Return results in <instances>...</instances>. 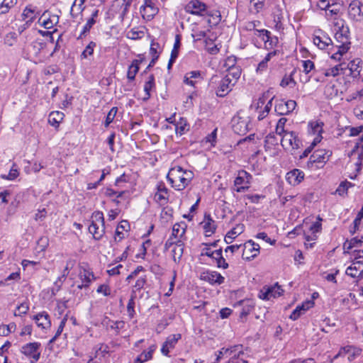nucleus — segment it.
I'll list each match as a JSON object with an SVG mask.
<instances>
[{
    "mask_svg": "<svg viewBox=\"0 0 363 363\" xmlns=\"http://www.w3.org/2000/svg\"><path fill=\"white\" fill-rule=\"evenodd\" d=\"M333 30L336 41L337 50L332 55L331 58L340 60L341 57L346 53L350 48V33L348 26L341 18H335Z\"/></svg>",
    "mask_w": 363,
    "mask_h": 363,
    "instance_id": "1",
    "label": "nucleus"
},
{
    "mask_svg": "<svg viewBox=\"0 0 363 363\" xmlns=\"http://www.w3.org/2000/svg\"><path fill=\"white\" fill-rule=\"evenodd\" d=\"M194 177V173L189 170H185L180 166L172 167L169 171L167 178L172 186L177 191L184 189Z\"/></svg>",
    "mask_w": 363,
    "mask_h": 363,
    "instance_id": "2",
    "label": "nucleus"
},
{
    "mask_svg": "<svg viewBox=\"0 0 363 363\" xmlns=\"http://www.w3.org/2000/svg\"><path fill=\"white\" fill-rule=\"evenodd\" d=\"M234 133L240 135H245L252 128L251 118L244 111H240L231 121Z\"/></svg>",
    "mask_w": 363,
    "mask_h": 363,
    "instance_id": "3",
    "label": "nucleus"
},
{
    "mask_svg": "<svg viewBox=\"0 0 363 363\" xmlns=\"http://www.w3.org/2000/svg\"><path fill=\"white\" fill-rule=\"evenodd\" d=\"M235 85V82H231L228 78L222 77L216 75L211 77L210 80V86L215 91L216 94L218 97H225L232 90Z\"/></svg>",
    "mask_w": 363,
    "mask_h": 363,
    "instance_id": "4",
    "label": "nucleus"
},
{
    "mask_svg": "<svg viewBox=\"0 0 363 363\" xmlns=\"http://www.w3.org/2000/svg\"><path fill=\"white\" fill-rule=\"evenodd\" d=\"M89 231L93 235L95 240H100L104 233V217L101 211H95L91 216V223L89 226Z\"/></svg>",
    "mask_w": 363,
    "mask_h": 363,
    "instance_id": "5",
    "label": "nucleus"
},
{
    "mask_svg": "<svg viewBox=\"0 0 363 363\" xmlns=\"http://www.w3.org/2000/svg\"><path fill=\"white\" fill-rule=\"evenodd\" d=\"M20 352L30 359V363H36L40 358L41 343L38 342L26 343L21 347Z\"/></svg>",
    "mask_w": 363,
    "mask_h": 363,
    "instance_id": "6",
    "label": "nucleus"
},
{
    "mask_svg": "<svg viewBox=\"0 0 363 363\" xmlns=\"http://www.w3.org/2000/svg\"><path fill=\"white\" fill-rule=\"evenodd\" d=\"M280 140L281 146L286 150H297L301 145V141L296 132H286L283 134Z\"/></svg>",
    "mask_w": 363,
    "mask_h": 363,
    "instance_id": "7",
    "label": "nucleus"
},
{
    "mask_svg": "<svg viewBox=\"0 0 363 363\" xmlns=\"http://www.w3.org/2000/svg\"><path fill=\"white\" fill-rule=\"evenodd\" d=\"M208 6L200 0H191L185 6L186 13L194 16L205 17L207 13Z\"/></svg>",
    "mask_w": 363,
    "mask_h": 363,
    "instance_id": "8",
    "label": "nucleus"
},
{
    "mask_svg": "<svg viewBox=\"0 0 363 363\" xmlns=\"http://www.w3.org/2000/svg\"><path fill=\"white\" fill-rule=\"evenodd\" d=\"M252 179V175L245 170L238 172V176L234 181V185L236 187L235 190L238 192H243L247 190L250 187V184Z\"/></svg>",
    "mask_w": 363,
    "mask_h": 363,
    "instance_id": "9",
    "label": "nucleus"
},
{
    "mask_svg": "<svg viewBox=\"0 0 363 363\" xmlns=\"http://www.w3.org/2000/svg\"><path fill=\"white\" fill-rule=\"evenodd\" d=\"M259 245L252 240L247 241L243 245L242 257L243 259L251 260L256 257L259 253Z\"/></svg>",
    "mask_w": 363,
    "mask_h": 363,
    "instance_id": "10",
    "label": "nucleus"
},
{
    "mask_svg": "<svg viewBox=\"0 0 363 363\" xmlns=\"http://www.w3.org/2000/svg\"><path fill=\"white\" fill-rule=\"evenodd\" d=\"M332 152L330 150L325 149H320L315 150L310 157L308 164H320L323 167L325 163L329 160Z\"/></svg>",
    "mask_w": 363,
    "mask_h": 363,
    "instance_id": "11",
    "label": "nucleus"
},
{
    "mask_svg": "<svg viewBox=\"0 0 363 363\" xmlns=\"http://www.w3.org/2000/svg\"><path fill=\"white\" fill-rule=\"evenodd\" d=\"M279 140L274 133H269L266 136L264 149L270 156L277 155Z\"/></svg>",
    "mask_w": 363,
    "mask_h": 363,
    "instance_id": "12",
    "label": "nucleus"
},
{
    "mask_svg": "<svg viewBox=\"0 0 363 363\" xmlns=\"http://www.w3.org/2000/svg\"><path fill=\"white\" fill-rule=\"evenodd\" d=\"M348 14L351 19L362 21L363 20V4L358 0L352 1L348 7Z\"/></svg>",
    "mask_w": 363,
    "mask_h": 363,
    "instance_id": "13",
    "label": "nucleus"
},
{
    "mask_svg": "<svg viewBox=\"0 0 363 363\" xmlns=\"http://www.w3.org/2000/svg\"><path fill=\"white\" fill-rule=\"evenodd\" d=\"M296 106V102L294 100L279 101L274 106V111L277 114L284 116L291 113Z\"/></svg>",
    "mask_w": 363,
    "mask_h": 363,
    "instance_id": "14",
    "label": "nucleus"
},
{
    "mask_svg": "<svg viewBox=\"0 0 363 363\" xmlns=\"http://www.w3.org/2000/svg\"><path fill=\"white\" fill-rule=\"evenodd\" d=\"M283 293V290L281 289L278 284H274L270 287H264L260 291L259 297L264 300H270L272 298H276L280 296Z\"/></svg>",
    "mask_w": 363,
    "mask_h": 363,
    "instance_id": "15",
    "label": "nucleus"
},
{
    "mask_svg": "<svg viewBox=\"0 0 363 363\" xmlns=\"http://www.w3.org/2000/svg\"><path fill=\"white\" fill-rule=\"evenodd\" d=\"M362 353V350L360 348L354 347L352 346H346L342 347L338 353L334 357V359H337L339 357H345L347 356V359L349 362H352L357 357H359Z\"/></svg>",
    "mask_w": 363,
    "mask_h": 363,
    "instance_id": "16",
    "label": "nucleus"
},
{
    "mask_svg": "<svg viewBox=\"0 0 363 363\" xmlns=\"http://www.w3.org/2000/svg\"><path fill=\"white\" fill-rule=\"evenodd\" d=\"M201 279L208 282L211 284H221L224 282L225 278L220 273L214 271H206L201 274Z\"/></svg>",
    "mask_w": 363,
    "mask_h": 363,
    "instance_id": "17",
    "label": "nucleus"
},
{
    "mask_svg": "<svg viewBox=\"0 0 363 363\" xmlns=\"http://www.w3.org/2000/svg\"><path fill=\"white\" fill-rule=\"evenodd\" d=\"M155 1L156 0H145L144 5L140 8L144 18L150 20L157 13L158 8L155 5Z\"/></svg>",
    "mask_w": 363,
    "mask_h": 363,
    "instance_id": "18",
    "label": "nucleus"
},
{
    "mask_svg": "<svg viewBox=\"0 0 363 363\" xmlns=\"http://www.w3.org/2000/svg\"><path fill=\"white\" fill-rule=\"evenodd\" d=\"M79 279L82 281V284L78 285L79 289L88 288L92 281L96 279V277L89 269L82 267L79 271Z\"/></svg>",
    "mask_w": 363,
    "mask_h": 363,
    "instance_id": "19",
    "label": "nucleus"
},
{
    "mask_svg": "<svg viewBox=\"0 0 363 363\" xmlns=\"http://www.w3.org/2000/svg\"><path fill=\"white\" fill-rule=\"evenodd\" d=\"M32 319L35 320L37 326L41 329H48L51 326V321L50 315L45 311L39 313L38 314L33 315Z\"/></svg>",
    "mask_w": 363,
    "mask_h": 363,
    "instance_id": "20",
    "label": "nucleus"
},
{
    "mask_svg": "<svg viewBox=\"0 0 363 363\" xmlns=\"http://www.w3.org/2000/svg\"><path fill=\"white\" fill-rule=\"evenodd\" d=\"M304 178V173L300 169H294L286 175V181L292 186L299 184Z\"/></svg>",
    "mask_w": 363,
    "mask_h": 363,
    "instance_id": "21",
    "label": "nucleus"
},
{
    "mask_svg": "<svg viewBox=\"0 0 363 363\" xmlns=\"http://www.w3.org/2000/svg\"><path fill=\"white\" fill-rule=\"evenodd\" d=\"M318 221H316L311 225L309 227V231L308 233H304L305 239L306 241H314L317 239V233H320L322 230V224L320 221L322 219L318 216Z\"/></svg>",
    "mask_w": 363,
    "mask_h": 363,
    "instance_id": "22",
    "label": "nucleus"
},
{
    "mask_svg": "<svg viewBox=\"0 0 363 363\" xmlns=\"http://www.w3.org/2000/svg\"><path fill=\"white\" fill-rule=\"evenodd\" d=\"M181 338L180 334H174L169 336L162 345L161 352L164 355L167 356L170 350L173 349L178 340Z\"/></svg>",
    "mask_w": 363,
    "mask_h": 363,
    "instance_id": "23",
    "label": "nucleus"
},
{
    "mask_svg": "<svg viewBox=\"0 0 363 363\" xmlns=\"http://www.w3.org/2000/svg\"><path fill=\"white\" fill-rule=\"evenodd\" d=\"M313 306L314 302L313 301H306L303 302L301 305L296 306V308L293 311V312L290 315L289 318L293 320H296L309 308H312Z\"/></svg>",
    "mask_w": 363,
    "mask_h": 363,
    "instance_id": "24",
    "label": "nucleus"
},
{
    "mask_svg": "<svg viewBox=\"0 0 363 363\" xmlns=\"http://www.w3.org/2000/svg\"><path fill=\"white\" fill-rule=\"evenodd\" d=\"M155 201L160 205H164L168 201V189L163 183L157 186V191L154 196Z\"/></svg>",
    "mask_w": 363,
    "mask_h": 363,
    "instance_id": "25",
    "label": "nucleus"
},
{
    "mask_svg": "<svg viewBox=\"0 0 363 363\" xmlns=\"http://www.w3.org/2000/svg\"><path fill=\"white\" fill-rule=\"evenodd\" d=\"M346 274L353 278L363 277V262H354L351 266L347 268Z\"/></svg>",
    "mask_w": 363,
    "mask_h": 363,
    "instance_id": "26",
    "label": "nucleus"
},
{
    "mask_svg": "<svg viewBox=\"0 0 363 363\" xmlns=\"http://www.w3.org/2000/svg\"><path fill=\"white\" fill-rule=\"evenodd\" d=\"M201 225H202L206 236H211L216 231V222L209 214L204 216L203 220L201 223Z\"/></svg>",
    "mask_w": 363,
    "mask_h": 363,
    "instance_id": "27",
    "label": "nucleus"
},
{
    "mask_svg": "<svg viewBox=\"0 0 363 363\" xmlns=\"http://www.w3.org/2000/svg\"><path fill=\"white\" fill-rule=\"evenodd\" d=\"M139 59L133 60L131 65L128 67L127 77L128 80L133 81L135 78V75L139 71V65L144 60V57L141 55H138Z\"/></svg>",
    "mask_w": 363,
    "mask_h": 363,
    "instance_id": "28",
    "label": "nucleus"
},
{
    "mask_svg": "<svg viewBox=\"0 0 363 363\" xmlns=\"http://www.w3.org/2000/svg\"><path fill=\"white\" fill-rule=\"evenodd\" d=\"M313 43L320 49H325L332 45V40L327 34L321 33L320 35L313 37Z\"/></svg>",
    "mask_w": 363,
    "mask_h": 363,
    "instance_id": "29",
    "label": "nucleus"
},
{
    "mask_svg": "<svg viewBox=\"0 0 363 363\" xmlns=\"http://www.w3.org/2000/svg\"><path fill=\"white\" fill-rule=\"evenodd\" d=\"M184 253V242L179 240L175 242L172 250V259L175 263H179Z\"/></svg>",
    "mask_w": 363,
    "mask_h": 363,
    "instance_id": "30",
    "label": "nucleus"
},
{
    "mask_svg": "<svg viewBox=\"0 0 363 363\" xmlns=\"http://www.w3.org/2000/svg\"><path fill=\"white\" fill-rule=\"evenodd\" d=\"M59 18L56 15H52L50 17H46V12H45L39 19V22L46 29L52 28L55 25L58 23Z\"/></svg>",
    "mask_w": 363,
    "mask_h": 363,
    "instance_id": "31",
    "label": "nucleus"
},
{
    "mask_svg": "<svg viewBox=\"0 0 363 363\" xmlns=\"http://www.w3.org/2000/svg\"><path fill=\"white\" fill-rule=\"evenodd\" d=\"M202 79L200 71H191L186 74L184 82L194 86L197 82Z\"/></svg>",
    "mask_w": 363,
    "mask_h": 363,
    "instance_id": "32",
    "label": "nucleus"
},
{
    "mask_svg": "<svg viewBox=\"0 0 363 363\" xmlns=\"http://www.w3.org/2000/svg\"><path fill=\"white\" fill-rule=\"evenodd\" d=\"M208 23L211 27L217 26L221 21L220 12L218 10L207 9Z\"/></svg>",
    "mask_w": 363,
    "mask_h": 363,
    "instance_id": "33",
    "label": "nucleus"
},
{
    "mask_svg": "<svg viewBox=\"0 0 363 363\" xmlns=\"http://www.w3.org/2000/svg\"><path fill=\"white\" fill-rule=\"evenodd\" d=\"M35 18V11L31 6H26L22 13V20L26 22L27 27H29Z\"/></svg>",
    "mask_w": 363,
    "mask_h": 363,
    "instance_id": "34",
    "label": "nucleus"
},
{
    "mask_svg": "<svg viewBox=\"0 0 363 363\" xmlns=\"http://www.w3.org/2000/svg\"><path fill=\"white\" fill-rule=\"evenodd\" d=\"M277 54V50H273L268 52L264 58L258 64L256 69L257 72L262 73L266 71L268 67V62L272 60L273 57L276 56Z\"/></svg>",
    "mask_w": 363,
    "mask_h": 363,
    "instance_id": "35",
    "label": "nucleus"
},
{
    "mask_svg": "<svg viewBox=\"0 0 363 363\" xmlns=\"http://www.w3.org/2000/svg\"><path fill=\"white\" fill-rule=\"evenodd\" d=\"M346 69V64L340 63L337 65H335L333 67L328 69L325 71L324 75L325 77H336L339 75L340 73H344V71Z\"/></svg>",
    "mask_w": 363,
    "mask_h": 363,
    "instance_id": "36",
    "label": "nucleus"
},
{
    "mask_svg": "<svg viewBox=\"0 0 363 363\" xmlns=\"http://www.w3.org/2000/svg\"><path fill=\"white\" fill-rule=\"evenodd\" d=\"M64 113L60 111L51 112L48 117L49 123L55 128L58 127L60 123L62 121Z\"/></svg>",
    "mask_w": 363,
    "mask_h": 363,
    "instance_id": "37",
    "label": "nucleus"
},
{
    "mask_svg": "<svg viewBox=\"0 0 363 363\" xmlns=\"http://www.w3.org/2000/svg\"><path fill=\"white\" fill-rule=\"evenodd\" d=\"M295 72L296 69H294L290 74H285L283 77L279 85L283 88L286 86H289L291 88L294 87L296 85V82L294 79V74Z\"/></svg>",
    "mask_w": 363,
    "mask_h": 363,
    "instance_id": "38",
    "label": "nucleus"
},
{
    "mask_svg": "<svg viewBox=\"0 0 363 363\" xmlns=\"http://www.w3.org/2000/svg\"><path fill=\"white\" fill-rule=\"evenodd\" d=\"M129 228L128 222L127 220H122L116 228L115 239L116 240V238H118L119 241L123 239L125 237L123 231L127 232Z\"/></svg>",
    "mask_w": 363,
    "mask_h": 363,
    "instance_id": "39",
    "label": "nucleus"
},
{
    "mask_svg": "<svg viewBox=\"0 0 363 363\" xmlns=\"http://www.w3.org/2000/svg\"><path fill=\"white\" fill-rule=\"evenodd\" d=\"M155 77L153 74H150L148 77L147 80L144 85V91L145 92V96L144 97V100H147L150 98V91L155 88Z\"/></svg>",
    "mask_w": 363,
    "mask_h": 363,
    "instance_id": "40",
    "label": "nucleus"
},
{
    "mask_svg": "<svg viewBox=\"0 0 363 363\" xmlns=\"http://www.w3.org/2000/svg\"><path fill=\"white\" fill-rule=\"evenodd\" d=\"M186 232L184 224L175 223L172 228V237L182 239Z\"/></svg>",
    "mask_w": 363,
    "mask_h": 363,
    "instance_id": "41",
    "label": "nucleus"
},
{
    "mask_svg": "<svg viewBox=\"0 0 363 363\" xmlns=\"http://www.w3.org/2000/svg\"><path fill=\"white\" fill-rule=\"evenodd\" d=\"M241 74V69L239 67H231L228 69V73L225 76V78H228L231 82L236 83L237 80L240 78Z\"/></svg>",
    "mask_w": 363,
    "mask_h": 363,
    "instance_id": "42",
    "label": "nucleus"
},
{
    "mask_svg": "<svg viewBox=\"0 0 363 363\" xmlns=\"http://www.w3.org/2000/svg\"><path fill=\"white\" fill-rule=\"evenodd\" d=\"M310 132L313 135H321L323 132V123L320 121H311L309 123Z\"/></svg>",
    "mask_w": 363,
    "mask_h": 363,
    "instance_id": "43",
    "label": "nucleus"
},
{
    "mask_svg": "<svg viewBox=\"0 0 363 363\" xmlns=\"http://www.w3.org/2000/svg\"><path fill=\"white\" fill-rule=\"evenodd\" d=\"M46 46L45 43L40 41H34L30 45V52L33 53L35 56H38L41 52Z\"/></svg>",
    "mask_w": 363,
    "mask_h": 363,
    "instance_id": "44",
    "label": "nucleus"
},
{
    "mask_svg": "<svg viewBox=\"0 0 363 363\" xmlns=\"http://www.w3.org/2000/svg\"><path fill=\"white\" fill-rule=\"evenodd\" d=\"M17 3V0H4L0 4V14H5L9 12L11 8Z\"/></svg>",
    "mask_w": 363,
    "mask_h": 363,
    "instance_id": "45",
    "label": "nucleus"
},
{
    "mask_svg": "<svg viewBox=\"0 0 363 363\" xmlns=\"http://www.w3.org/2000/svg\"><path fill=\"white\" fill-rule=\"evenodd\" d=\"M361 63V60L359 58L354 59L350 62L347 65H346V69L348 68L350 69V74H353L355 72L357 74H359V64Z\"/></svg>",
    "mask_w": 363,
    "mask_h": 363,
    "instance_id": "46",
    "label": "nucleus"
},
{
    "mask_svg": "<svg viewBox=\"0 0 363 363\" xmlns=\"http://www.w3.org/2000/svg\"><path fill=\"white\" fill-rule=\"evenodd\" d=\"M324 94L328 98H333L337 96L338 91L335 84H328L325 87Z\"/></svg>",
    "mask_w": 363,
    "mask_h": 363,
    "instance_id": "47",
    "label": "nucleus"
},
{
    "mask_svg": "<svg viewBox=\"0 0 363 363\" xmlns=\"http://www.w3.org/2000/svg\"><path fill=\"white\" fill-rule=\"evenodd\" d=\"M363 238H354L351 239L350 240H347L344 243V249L345 250H350L352 249L353 247L357 246L358 245H360L362 242Z\"/></svg>",
    "mask_w": 363,
    "mask_h": 363,
    "instance_id": "48",
    "label": "nucleus"
},
{
    "mask_svg": "<svg viewBox=\"0 0 363 363\" xmlns=\"http://www.w3.org/2000/svg\"><path fill=\"white\" fill-rule=\"evenodd\" d=\"M250 4L252 6L251 12L257 13L264 8V0H250Z\"/></svg>",
    "mask_w": 363,
    "mask_h": 363,
    "instance_id": "49",
    "label": "nucleus"
},
{
    "mask_svg": "<svg viewBox=\"0 0 363 363\" xmlns=\"http://www.w3.org/2000/svg\"><path fill=\"white\" fill-rule=\"evenodd\" d=\"M67 320V315H66L62 319L55 336L52 339L50 340L49 343H48L49 345L52 344L56 340V339L61 335L62 332L63 331V329L65 328Z\"/></svg>",
    "mask_w": 363,
    "mask_h": 363,
    "instance_id": "50",
    "label": "nucleus"
},
{
    "mask_svg": "<svg viewBox=\"0 0 363 363\" xmlns=\"http://www.w3.org/2000/svg\"><path fill=\"white\" fill-rule=\"evenodd\" d=\"M29 310V305L26 302H23L17 306L16 310L14 311L15 316H21L28 313Z\"/></svg>",
    "mask_w": 363,
    "mask_h": 363,
    "instance_id": "51",
    "label": "nucleus"
},
{
    "mask_svg": "<svg viewBox=\"0 0 363 363\" xmlns=\"http://www.w3.org/2000/svg\"><path fill=\"white\" fill-rule=\"evenodd\" d=\"M96 47V43L94 42H90L88 45L85 48L84 51L81 55L82 59H86L89 56H91L94 53V48Z\"/></svg>",
    "mask_w": 363,
    "mask_h": 363,
    "instance_id": "52",
    "label": "nucleus"
},
{
    "mask_svg": "<svg viewBox=\"0 0 363 363\" xmlns=\"http://www.w3.org/2000/svg\"><path fill=\"white\" fill-rule=\"evenodd\" d=\"M135 295L131 294V297L128 301V305H127V311L128 313V315L130 318H133L135 315Z\"/></svg>",
    "mask_w": 363,
    "mask_h": 363,
    "instance_id": "53",
    "label": "nucleus"
},
{
    "mask_svg": "<svg viewBox=\"0 0 363 363\" xmlns=\"http://www.w3.org/2000/svg\"><path fill=\"white\" fill-rule=\"evenodd\" d=\"M84 2L85 0H74L71 8V14L73 15V13L74 11H77V13H81L84 9V7L83 6Z\"/></svg>",
    "mask_w": 363,
    "mask_h": 363,
    "instance_id": "54",
    "label": "nucleus"
},
{
    "mask_svg": "<svg viewBox=\"0 0 363 363\" xmlns=\"http://www.w3.org/2000/svg\"><path fill=\"white\" fill-rule=\"evenodd\" d=\"M286 118H281L278 122H277V127H276V134L277 135H282L283 134H284L285 133H286L287 131H286L284 130V125L286 122Z\"/></svg>",
    "mask_w": 363,
    "mask_h": 363,
    "instance_id": "55",
    "label": "nucleus"
},
{
    "mask_svg": "<svg viewBox=\"0 0 363 363\" xmlns=\"http://www.w3.org/2000/svg\"><path fill=\"white\" fill-rule=\"evenodd\" d=\"M118 111L117 107H113L109 112L108 113L106 116V118L105 121V126L108 127L114 120V118L116 117V115Z\"/></svg>",
    "mask_w": 363,
    "mask_h": 363,
    "instance_id": "56",
    "label": "nucleus"
},
{
    "mask_svg": "<svg viewBox=\"0 0 363 363\" xmlns=\"http://www.w3.org/2000/svg\"><path fill=\"white\" fill-rule=\"evenodd\" d=\"M145 283H146V278H145V277H140L136 281L135 284L133 286V291H132V294L135 295V292L137 291L141 290L144 287Z\"/></svg>",
    "mask_w": 363,
    "mask_h": 363,
    "instance_id": "57",
    "label": "nucleus"
},
{
    "mask_svg": "<svg viewBox=\"0 0 363 363\" xmlns=\"http://www.w3.org/2000/svg\"><path fill=\"white\" fill-rule=\"evenodd\" d=\"M144 32L142 30H135L134 29L130 30L127 33V37L132 40L140 39L143 37Z\"/></svg>",
    "mask_w": 363,
    "mask_h": 363,
    "instance_id": "58",
    "label": "nucleus"
},
{
    "mask_svg": "<svg viewBox=\"0 0 363 363\" xmlns=\"http://www.w3.org/2000/svg\"><path fill=\"white\" fill-rule=\"evenodd\" d=\"M245 230V225L242 223H239L235 225L232 230H230L228 233L234 236L235 238L238 235H240Z\"/></svg>",
    "mask_w": 363,
    "mask_h": 363,
    "instance_id": "59",
    "label": "nucleus"
},
{
    "mask_svg": "<svg viewBox=\"0 0 363 363\" xmlns=\"http://www.w3.org/2000/svg\"><path fill=\"white\" fill-rule=\"evenodd\" d=\"M272 106V99L269 100L265 105L264 110L258 115V120L261 121L264 119L269 113Z\"/></svg>",
    "mask_w": 363,
    "mask_h": 363,
    "instance_id": "60",
    "label": "nucleus"
},
{
    "mask_svg": "<svg viewBox=\"0 0 363 363\" xmlns=\"http://www.w3.org/2000/svg\"><path fill=\"white\" fill-rule=\"evenodd\" d=\"M18 171L17 168H16V165L13 164L8 175H4L2 176V178L6 179L8 180H14L18 177Z\"/></svg>",
    "mask_w": 363,
    "mask_h": 363,
    "instance_id": "61",
    "label": "nucleus"
},
{
    "mask_svg": "<svg viewBox=\"0 0 363 363\" xmlns=\"http://www.w3.org/2000/svg\"><path fill=\"white\" fill-rule=\"evenodd\" d=\"M264 43L265 45V48L267 49H270L278 43V38L277 37H272L270 33L269 34L268 40H264Z\"/></svg>",
    "mask_w": 363,
    "mask_h": 363,
    "instance_id": "62",
    "label": "nucleus"
},
{
    "mask_svg": "<svg viewBox=\"0 0 363 363\" xmlns=\"http://www.w3.org/2000/svg\"><path fill=\"white\" fill-rule=\"evenodd\" d=\"M270 32L266 29L256 30L255 35L259 37L262 41L268 40Z\"/></svg>",
    "mask_w": 363,
    "mask_h": 363,
    "instance_id": "63",
    "label": "nucleus"
},
{
    "mask_svg": "<svg viewBox=\"0 0 363 363\" xmlns=\"http://www.w3.org/2000/svg\"><path fill=\"white\" fill-rule=\"evenodd\" d=\"M96 292L108 296L111 294V288L108 284H101L98 287Z\"/></svg>",
    "mask_w": 363,
    "mask_h": 363,
    "instance_id": "64",
    "label": "nucleus"
}]
</instances>
